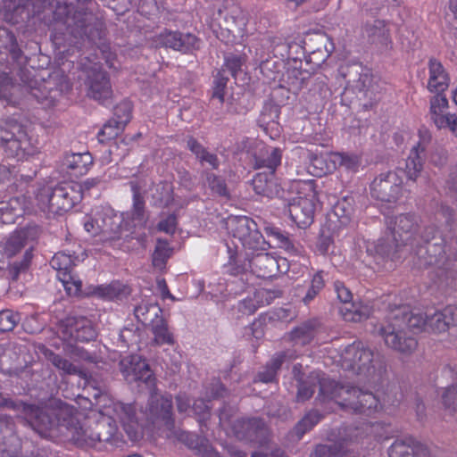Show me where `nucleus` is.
I'll return each instance as SVG.
<instances>
[{
  "label": "nucleus",
  "mask_w": 457,
  "mask_h": 457,
  "mask_svg": "<svg viewBox=\"0 0 457 457\" xmlns=\"http://www.w3.org/2000/svg\"><path fill=\"white\" fill-rule=\"evenodd\" d=\"M93 0H59L54 11V39L68 40L74 46L87 41L104 45L106 28L102 19L88 8Z\"/></svg>",
  "instance_id": "1"
},
{
  "label": "nucleus",
  "mask_w": 457,
  "mask_h": 457,
  "mask_svg": "<svg viewBox=\"0 0 457 457\" xmlns=\"http://www.w3.org/2000/svg\"><path fill=\"white\" fill-rule=\"evenodd\" d=\"M58 429L79 447H96V440L93 425H81L75 415V409L61 403L57 407L46 406L44 416L37 425V433L46 435Z\"/></svg>",
  "instance_id": "2"
},
{
  "label": "nucleus",
  "mask_w": 457,
  "mask_h": 457,
  "mask_svg": "<svg viewBox=\"0 0 457 457\" xmlns=\"http://www.w3.org/2000/svg\"><path fill=\"white\" fill-rule=\"evenodd\" d=\"M0 42L6 50L5 62L0 61V67L4 69L0 74V99L9 100L13 81L17 78L21 83L29 79V59L19 46L15 35L9 29H0Z\"/></svg>",
  "instance_id": "3"
},
{
  "label": "nucleus",
  "mask_w": 457,
  "mask_h": 457,
  "mask_svg": "<svg viewBox=\"0 0 457 457\" xmlns=\"http://www.w3.org/2000/svg\"><path fill=\"white\" fill-rule=\"evenodd\" d=\"M341 76L345 80V87L342 94V100L353 102L355 98L362 102L364 110L371 109L379 100L378 85L373 81L370 70L360 62H351L342 65L339 69Z\"/></svg>",
  "instance_id": "4"
},
{
  "label": "nucleus",
  "mask_w": 457,
  "mask_h": 457,
  "mask_svg": "<svg viewBox=\"0 0 457 457\" xmlns=\"http://www.w3.org/2000/svg\"><path fill=\"white\" fill-rule=\"evenodd\" d=\"M79 187L74 182H62L38 189L36 199L44 212L62 215L80 202Z\"/></svg>",
  "instance_id": "5"
},
{
  "label": "nucleus",
  "mask_w": 457,
  "mask_h": 457,
  "mask_svg": "<svg viewBox=\"0 0 457 457\" xmlns=\"http://www.w3.org/2000/svg\"><path fill=\"white\" fill-rule=\"evenodd\" d=\"M97 229H100V241L115 245L120 240L129 241L136 238L138 242L145 237V233H137L132 221L127 220L125 213H117L112 209H106L96 214Z\"/></svg>",
  "instance_id": "6"
},
{
  "label": "nucleus",
  "mask_w": 457,
  "mask_h": 457,
  "mask_svg": "<svg viewBox=\"0 0 457 457\" xmlns=\"http://www.w3.org/2000/svg\"><path fill=\"white\" fill-rule=\"evenodd\" d=\"M416 245L413 263L418 269L440 267L446 261L445 238L435 225L426 226Z\"/></svg>",
  "instance_id": "7"
},
{
  "label": "nucleus",
  "mask_w": 457,
  "mask_h": 457,
  "mask_svg": "<svg viewBox=\"0 0 457 457\" xmlns=\"http://www.w3.org/2000/svg\"><path fill=\"white\" fill-rule=\"evenodd\" d=\"M294 187L298 190L299 195L287 199V211L291 220L301 228L310 227L313 220L316 210L315 181H295Z\"/></svg>",
  "instance_id": "8"
},
{
  "label": "nucleus",
  "mask_w": 457,
  "mask_h": 457,
  "mask_svg": "<svg viewBox=\"0 0 457 457\" xmlns=\"http://www.w3.org/2000/svg\"><path fill=\"white\" fill-rule=\"evenodd\" d=\"M228 228L245 248L256 252L267 251L270 248V243L264 239L257 223L251 218L246 216L229 217Z\"/></svg>",
  "instance_id": "9"
},
{
  "label": "nucleus",
  "mask_w": 457,
  "mask_h": 457,
  "mask_svg": "<svg viewBox=\"0 0 457 457\" xmlns=\"http://www.w3.org/2000/svg\"><path fill=\"white\" fill-rule=\"evenodd\" d=\"M241 25H244V18L236 5L219 8L212 13L211 28L216 37L226 44L235 41L241 32Z\"/></svg>",
  "instance_id": "10"
},
{
  "label": "nucleus",
  "mask_w": 457,
  "mask_h": 457,
  "mask_svg": "<svg viewBox=\"0 0 457 457\" xmlns=\"http://www.w3.org/2000/svg\"><path fill=\"white\" fill-rule=\"evenodd\" d=\"M403 184V170H385L370 183V195L381 202L395 203L402 195Z\"/></svg>",
  "instance_id": "11"
},
{
  "label": "nucleus",
  "mask_w": 457,
  "mask_h": 457,
  "mask_svg": "<svg viewBox=\"0 0 457 457\" xmlns=\"http://www.w3.org/2000/svg\"><path fill=\"white\" fill-rule=\"evenodd\" d=\"M377 333L383 337L388 347L402 353H411L418 345L416 338L408 335L404 328L389 315L386 324H381L377 328Z\"/></svg>",
  "instance_id": "12"
},
{
  "label": "nucleus",
  "mask_w": 457,
  "mask_h": 457,
  "mask_svg": "<svg viewBox=\"0 0 457 457\" xmlns=\"http://www.w3.org/2000/svg\"><path fill=\"white\" fill-rule=\"evenodd\" d=\"M235 436L258 446L268 445L270 439V429L266 422L257 417L242 418L235 420L232 426Z\"/></svg>",
  "instance_id": "13"
},
{
  "label": "nucleus",
  "mask_w": 457,
  "mask_h": 457,
  "mask_svg": "<svg viewBox=\"0 0 457 457\" xmlns=\"http://www.w3.org/2000/svg\"><path fill=\"white\" fill-rule=\"evenodd\" d=\"M114 411L129 440L138 441L142 437L143 428H146V412L137 409L134 403H116Z\"/></svg>",
  "instance_id": "14"
},
{
  "label": "nucleus",
  "mask_w": 457,
  "mask_h": 457,
  "mask_svg": "<svg viewBox=\"0 0 457 457\" xmlns=\"http://www.w3.org/2000/svg\"><path fill=\"white\" fill-rule=\"evenodd\" d=\"M173 403L170 396H154L148 403L146 412V428L153 426L163 428L165 433L173 429L175 420L173 417Z\"/></svg>",
  "instance_id": "15"
},
{
  "label": "nucleus",
  "mask_w": 457,
  "mask_h": 457,
  "mask_svg": "<svg viewBox=\"0 0 457 457\" xmlns=\"http://www.w3.org/2000/svg\"><path fill=\"white\" fill-rule=\"evenodd\" d=\"M119 368L125 380L129 383L141 382L152 390L155 386V378L145 360L139 355H129L122 358Z\"/></svg>",
  "instance_id": "16"
},
{
  "label": "nucleus",
  "mask_w": 457,
  "mask_h": 457,
  "mask_svg": "<svg viewBox=\"0 0 457 457\" xmlns=\"http://www.w3.org/2000/svg\"><path fill=\"white\" fill-rule=\"evenodd\" d=\"M342 365L357 373H370L374 369V353L361 342L348 345L341 354Z\"/></svg>",
  "instance_id": "17"
},
{
  "label": "nucleus",
  "mask_w": 457,
  "mask_h": 457,
  "mask_svg": "<svg viewBox=\"0 0 457 457\" xmlns=\"http://www.w3.org/2000/svg\"><path fill=\"white\" fill-rule=\"evenodd\" d=\"M345 395L339 404L343 409L352 411L353 413L370 416L380 407L378 399L371 392L350 387L345 391Z\"/></svg>",
  "instance_id": "18"
},
{
  "label": "nucleus",
  "mask_w": 457,
  "mask_h": 457,
  "mask_svg": "<svg viewBox=\"0 0 457 457\" xmlns=\"http://www.w3.org/2000/svg\"><path fill=\"white\" fill-rule=\"evenodd\" d=\"M85 85L87 88V96L101 104H105L112 96L107 72L96 65L87 70Z\"/></svg>",
  "instance_id": "19"
},
{
  "label": "nucleus",
  "mask_w": 457,
  "mask_h": 457,
  "mask_svg": "<svg viewBox=\"0 0 457 457\" xmlns=\"http://www.w3.org/2000/svg\"><path fill=\"white\" fill-rule=\"evenodd\" d=\"M62 333L78 342H90L97 337L91 320L85 316L71 315L62 320Z\"/></svg>",
  "instance_id": "20"
},
{
  "label": "nucleus",
  "mask_w": 457,
  "mask_h": 457,
  "mask_svg": "<svg viewBox=\"0 0 457 457\" xmlns=\"http://www.w3.org/2000/svg\"><path fill=\"white\" fill-rule=\"evenodd\" d=\"M159 46L169 47L183 54L192 53L199 48V39L191 33H181L165 29L157 36Z\"/></svg>",
  "instance_id": "21"
},
{
  "label": "nucleus",
  "mask_w": 457,
  "mask_h": 457,
  "mask_svg": "<svg viewBox=\"0 0 457 457\" xmlns=\"http://www.w3.org/2000/svg\"><path fill=\"white\" fill-rule=\"evenodd\" d=\"M0 408L10 409L21 413L29 426L37 432V425L41 421L46 407L28 403L22 400H13L0 393Z\"/></svg>",
  "instance_id": "22"
},
{
  "label": "nucleus",
  "mask_w": 457,
  "mask_h": 457,
  "mask_svg": "<svg viewBox=\"0 0 457 457\" xmlns=\"http://www.w3.org/2000/svg\"><path fill=\"white\" fill-rule=\"evenodd\" d=\"M421 222L420 215L413 212L401 213L394 218V228L391 231L400 243L409 244L418 232Z\"/></svg>",
  "instance_id": "23"
},
{
  "label": "nucleus",
  "mask_w": 457,
  "mask_h": 457,
  "mask_svg": "<svg viewBox=\"0 0 457 457\" xmlns=\"http://www.w3.org/2000/svg\"><path fill=\"white\" fill-rule=\"evenodd\" d=\"M389 457H428L429 450L412 436L396 438L388 449Z\"/></svg>",
  "instance_id": "24"
},
{
  "label": "nucleus",
  "mask_w": 457,
  "mask_h": 457,
  "mask_svg": "<svg viewBox=\"0 0 457 457\" xmlns=\"http://www.w3.org/2000/svg\"><path fill=\"white\" fill-rule=\"evenodd\" d=\"M129 186L132 192V206L129 212L125 213V217L132 221L135 229L136 222L141 228H145L148 220L145 197L137 182L130 181Z\"/></svg>",
  "instance_id": "25"
},
{
  "label": "nucleus",
  "mask_w": 457,
  "mask_h": 457,
  "mask_svg": "<svg viewBox=\"0 0 457 457\" xmlns=\"http://www.w3.org/2000/svg\"><path fill=\"white\" fill-rule=\"evenodd\" d=\"M247 265L252 273L262 278L273 277L278 269L276 258L264 251H258L252 256L247 254Z\"/></svg>",
  "instance_id": "26"
},
{
  "label": "nucleus",
  "mask_w": 457,
  "mask_h": 457,
  "mask_svg": "<svg viewBox=\"0 0 457 457\" xmlns=\"http://www.w3.org/2000/svg\"><path fill=\"white\" fill-rule=\"evenodd\" d=\"M252 185L253 191L259 195L270 199L274 197L284 198V191L272 171L257 173L252 180Z\"/></svg>",
  "instance_id": "27"
},
{
  "label": "nucleus",
  "mask_w": 457,
  "mask_h": 457,
  "mask_svg": "<svg viewBox=\"0 0 457 457\" xmlns=\"http://www.w3.org/2000/svg\"><path fill=\"white\" fill-rule=\"evenodd\" d=\"M388 315L397 320L405 330L417 333L427 329V312L424 316L420 312L409 311L407 307H398L392 310Z\"/></svg>",
  "instance_id": "28"
},
{
  "label": "nucleus",
  "mask_w": 457,
  "mask_h": 457,
  "mask_svg": "<svg viewBox=\"0 0 457 457\" xmlns=\"http://www.w3.org/2000/svg\"><path fill=\"white\" fill-rule=\"evenodd\" d=\"M457 325V307L448 305L434 313L427 312V329L435 333L446 331L451 326Z\"/></svg>",
  "instance_id": "29"
},
{
  "label": "nucleus",
  "mask_w": 457,
  "mask_h": 457,
  "mask_svg": "<svg viewBox=\"0 0 457 457\" xmlns=\"http://www.w3.org/2000/svg\"><path fill=\"white\" fill-rule=\"evenodd\" d=\"M362 33L370 44L376 45L380 49H388L392 43L389 29L384 21H367L363 26Z\"/></svg>",
  "instance_id": "30"
},
{
  "label": "nucleus",
  "mask_w": 457,
  "mask_h": 457,
  "mask_svg": "<svg viewBox=\"0 0 457 457\" xmlns=\"http://www.w3.org/2000/svg\"><path fill=\"white\" fill-rule=\"evenodd\" d=\"M264 231L269 238L267 242L270 243V247L284 249L291 255L301 254L302 246L299 243H295L287 232L272 225L266 226Z\"/></svg>",
  "instance_id": "31"
},
{
  "label": "nucleus",
  "mask_w": 457,
  "mask_h": 457,
  "mask_svg": "<svg viewBox=\"0 0 457 457\" xmlns=\"http://www.w3.org/2000/svg\"><path fill=\"white\" fill-rule=\"evenodd\" d=\"M96 445L109 443L116 447L120 446L122 440L118 433L114 420L110 417H103L93 424Z\"/></svg>",
  "instance_id": "32"
},
{
  "label": "nucleus",
  "mask_w": 457,
  "mask_h": 457,
  "mask_svg": "<svg viewBox=\"0 0 457 457\" xmlns=\"http://www.w3.org/2000/svg\"><path fill=\"white\" fill-rule=\"evenodd\" d=\"M429 79L428 89L432 93H444L449 87L450 76L442 62L430 58L428 63Z\"/></svg>",
  "instance_id": "33"
},
{
  "label": "nucleus",
  "mask_w": 457,
  "mask_h": 457,
  "mask_svg": "<svg viewBox=\"0 0 457 457\" xmlns=\"http://www.w3.org/2000/svg\"><path fill=\"white\" fill-rule=\"evenodd\" d=\"M35 228H23L12 232L4 241L0 242L6 258H12L20 253L32 238Z\"/></svg>",
  "instance_id": "34"
},
{
  "label": "nucleus",
  "mask_w": 457,
  "mask_h": 457,
  "mask_svg": "<svg viewBox=\"0 0 457 457\" xmlns=\"http://www.w3.org/2000/svg\"><path fill=\"white\" fill-rule=\"evenodd\" d=\"M92 164L93 157L88 152L67 154L62 163L63 169L75 177L85 175Z\"/></svg>",
  "instance_id": "35"
},
{
  "label": "nucleus",
  "mask_w": 457,
  "mask_h": 457,
  "mask_svg": "<svg viewBox=\"0 0 457 457\" xmlns=\"http://www.w3.org/2000/svg\"><path fill=\"white\" fill-rule=\"evenodd\" d=\"M282 151L278 147L264 146L253 156V167L255 169L267 168L269 172L275 173L281 164Z\"/></svg>",
  "instance_id": "36"
},
{
  "label": "nucleus",
  "mask_w": 457,
  "mask_h": 457,
  "mask_svg": "<svg viewBox=\"0 0 457 457\" xmlns=\"http://www.w3.org/2000/svg\"><path fill=\"white\" fill-rule=\"evenodd\" d=\"M324 287L325 281L322 271H318L314 274L309 285H297L295 287V296H296L300 302L308 305L314 300Z\"/></svg>",
  "instance_id": "37"
},
{
  "label": "nucleus",
  "mask_w": 457,
  "mask_h": 457,
  "mask_svg": "<svg viewBox=\"0 0 457 457\" xmlns=\"http://www.w3.org/2000/svg\"><path fill=\"white\" fill-rule=\"evenodd\" d=\"M134 315L144 326H150L162 317V310L157 303L142 300L134 306Z\"/></svg>",
  "instance_id": "38"
},
{
  "label": "nucleus",
  "mask_w": 457,
  "mask_h": 457,
  "mask_svg": "<svg viewBox=\"0 0 457 457\" xmlns=\"http://www.w3.org/2000/svg\"><path fill=\"white\" fill-rule=\"evenodd\" d=\"M29 79L23 83V94L28 96L29 99H34L37 103L45 104L46 105L51 104L56 97V94L52 95L53 90L46 87L45 84L37 85L36 80L30 78V71H29Z\"/></svg>",
  "instance_id": "39"
},
{
  "label": "nucleus",
  "mask_w": 457,
  "mask_h": 457,
  "mask_svg": "<svg viewBox=\"0 0 457 457\" xmlns=\"http://www.w3.org/2000/svg\"><path fill=\"white\" fill-rule=\"evenodd\" d=\"M320 326L317 319L305 320L295 327L291 332V339L295 345H306L314 339Z\"/></svg>",
  "instance_id": "40"
},
{
  "label": "nucleus",
  "mask_w": 457,
  "mask_h": 457,
  "mask_svg": "<svg viewBox=\"0 0 457 457\" xmlns=\"http://www.w3.org/2000/svg\"><path fill=\"white\" fill-rule=\"evenodd\" d=\"M317 387H319V394L316 397L317 401L325 403L340 397L343 400L345 395V389L344 386H339L338 384L330 379L329 378L319 377L317 381Z\"/></svg>",
  "instance_id": "41"
},
{
  "label": "nucleus",
  "mask_w": 457,
  "mask_h": 457,
  "mask_svg": "<svg viewBox=\"0 0 457 457\" xmlns=\"http://www.w3.org/2000/svg\"><path fill=\"white\" fill-rule=\"evenodd\" d=\"M166 437L180 442L193 450L201 451L207 445V439L204 436L182 430L176 426L166 433Z\"/></svg>",
  "instance_id": "42"
},
{
  "label": "nucleus",
  "mask_w": 457,
  "mask_h": 457,
  "mask_svg": "<svg viewBox=\"0 0 457 457\" xmlns=\"http://www.w3.org/2000/svg\"><path fill=\"white\" fill-rule=\"evenodd\" d=\"M78 257H72L64 252H59L50 261V265L58 271V278L62 283L71 279V272Z\"/></svg>",
  "instance_id": "43"
},
{
  "label": "nucleus",
  "mask_w": 457,
  "mask_h": 457,
  "mask_svg": "<svg viewBox=\"0 0 457 457\" xmlns=\"http://www.w3.org/2000/svg\"><path fill=\"white\" fill-rule=\"evenodd\" d=\"M92 294L104 299L122 301L131 294V288L128 285L115 281L108 286L95 287Z\"/></svg>",
  "instance_id": "44"
},
{
  "label": "nucleus",
  "mask_w": 457,
  "mask_h": 457,
  "mask_svg": "<svg viewBox=\"0 0 457 457\" xmlns=\"http://www.w3.org/2000/svg\"><path fill=\"white\" fill-rule=\"evenodd\" d=\"M287 358L286 352H280L270 359V361L266 364L263 370L259 371L254 378L253 382H262V383H272L276 380L278 371L280 370L282 364L285 362Z\"/></svg>",
  "instance_id": "45"
},
{
  "label": "nucleus",
  "mask_w": 457,
  "mask_h": 457,
  "mask_svg": "<svg viewBox=\"0 0 457 457\" xmlns=\"http://www.w3.org/2000/svg\"><path fill=\"white\" fill-rule=\"evenodd\" d=\"M150 204L156 208H166L173 202L172 187L164 182L150 187Z\"/></svg>",
  "instance_id": "46"
},
{
  "label": "nucleus",
  "mask_w": 457,
  "mask_h": 457,
  "mask_svg": "<svg viewBox=\"0 0 457 457\" xmlns=\"http://www.w3.org/2000/svg\"><path fill=\"white\" fill-rule=\"evenodd\" d=\"M44 353L47 360L62 372V375H78L80 378L86 377V373L79 367L74 365L60 354L54 353L52 350L45 348Z\"/></svg>",
  "instance_id": "47"
},
{
  "label": "nucleus",
  "mask_w": 457,
  "mask_h": 457,
  "mask_svg": "<svg viewBox=\"0 0 457 457\" xmlns=\"http://www.w3.org/2000/svg\"><path fill=\"white\" fill-rule=\"evenodd\" d=\"M425 154L411 149L405 163V169L403 170L407 179V184L416 182L423 170Z\"/></svg>",
  "instance_id": "48"
},
{
  "label": "nucleus",
  "mask_w": 457,
  "mask_h": 457,
  "mask_svg": "<svg viewBox=\"0 0 457 457\" xmlns=\"http://www.w3.org/2000/svg\"><path fill=\"white\" fill-rule=\"evenodd\" d=\"M312 457H360L354 453L345 449L343 443L319 444L312 453Z\"/></svg>",
  "instance_id": "49"
},
{
  "label": "nucleus",
  "mask_w": 457,
  "mask_h": 457,
  "mask_svg": "<svg viewBox=\"0 0 457 457\" xmlns=\"http://www.w3.org/2000/svg\"><path fill=\"white\" fill-rule=\"evenodd\" d=\"M397 239L399 238L392 232L387 236L379 238L375 246L377 254L382 258H390L393 260L396 256L399 248L405 245L403 243H400Z\"/></svg>",
  "instance_id": "50"
},
{
  "label": "nucleus",
  "mask_w": 457,
  "mask_h": 457,
  "mask_svg": "<svg viewBox=\"0 0 457 457\" xmlns=\"http://www.w3.org/2000/svg\"><path fill=\"white\" fill-rule=\"evenodd\" d=\"M323 418L318 411L312 410L307 412L292 429V436L300 440L305 433L312 430Z\"/></svg>",
  "instance_id": "51"
},
{
  "label": "nucleus",
  "mask_w": 457,
  "mask_h": 457,
  "mask_svg": "<svg viewBox=\"0 0 457 457\" xmlns=\"http://www.w3.org/2000/svg\"><path fill=\"white\" fill-rule=\"evenodd\" d=\"M435 215L436 220H444L445 231L452 239H454V229L457 227L455 209L447 204L441 203L437 205Z\"/></svg>",
  "instance_id": "52"
},
{
  "label": "nucleus",
  "mask_w": 457,
  "mask_h": 457,
  "mask_svg": "<svg viewBox=\"0 0 457 457\" xmlns=\"http://www.w3.org/2000/svg\"><path fill=\"white\" fill-rule=\"evenodd\" d=\"M353 197L348 196H345L337 201L333 206L330 220H332L331 217L333 216L337 218V221L341 226L347 225L350 222L352 214L353 212Z\"/></svg>",
  "instance_id": "53"
},
{
  "label": "nucleus",
  "mask_w": 457,
  "mask_h": 457,
  "mask_svg": "<svg viewBox=\"0 0 457 457\" xmlns=\"http://www.w3.org/2000/svg\"><path fill=\"white\" fill-rule=\"evenodd\" d=\"M340 312L345 320L361 322L370 316L371 308L368 305L352 303L348 306L341 307Z\"/></svg>",
  "instance_id": "54"
},
{
  "label": "nucleus",
  "mask_w": 457,
  "mask_h": 457,
  "mask_svg": "<svg viewBox=\"0 0 457 457\" xmlns=\"http://www.w3.org/2000/svg\"><path fill=\"white\" fill-rule=\"evenodd\" d=\"M173 249L167 240L157 239L154 251L152 255L154 267L162 270L165 268L168 259L172 255Z\"/></svg>",
  "instance_id": "55"
},
{
  "label": "nucleus",
  "mask_w": 457,
  "mask_h": 457,
  "mask_svg": "<svg viewBox=\"0 0 457 457\" xmlns=\"http://www.w3.org/2000/svg\"><path fill=\"white\" fill-rule=\"evenodd\" d=\"M28 145V137L26 131L24 130V137L20 138L15 137L3 145V147L7 157L17 158L20 160L24 157Z\"/></svg>",
  "instance_id": "56"
},
{
  "label": "nucleus",
  "mask_w": 457,
  "mask_h": 457,
  "mask_svg": "<svg viewBox=\"0 0 457 457\" xmlns=\"http://www.w3.org/2000/svg\"><path fill=\"white\" fill-rule=\"evenodd\" d=\"M151 331L154 334V341L156 345H173L174 338L172 334L169 331L166 320L162 317L154 323L150 325Z\"/></svg>",
  "instance_id": "57"
},
{
  "label": "nucleus",
  "mask_w": 457,
  "mask_h": 457,
  "mask_svg": "<svg viewBox=\"0 0 457 457\" xmlns=\"http://www.w3.org/2000/svg\"><path fill=\"white\" fill-rule=\"evenodd\" d=\"M15 137H24V129L20 123L14 120L0 122V143L2 145Z\"/></svg>",
  "instance_id": "58"
},
{
  "label": "nucleus",
  "mask_w": 457,
  "mask_h": 457,
  "mask_svg": "<svg viewBox=\"0 0 457 457\" xmlns=\"http://www.w3.org/2000/svg\"><path fill=\"white\" fill-rule=\"evenodd\" d=\"M318 375H311L306 380L297 378V402H305L309 400L317 387Z\"/></svg>",
  "instance_id": "59"
},
{
  "label": "nucleus",
  "mask_w": 457,
  "mask_h": 457,
  "mask_svg": "<svg viewBox=\"0 0 457 457\" xmlns=\"http://www.w3.org/2000/svg\"><path fill=\"white\" fill-rule=\"evenodd\" d=\"M32 248L27 249L23 254V258L21 262H14L10 264L6 270V276L12 281H17L21 273L25 272L30 264L32 259L31 253Z\"/></svg>",
  "instance_id": "60"
},
{
  "label": "nucleus",
  "mask_w": 457,
  "mask_h": 457,
  "mask_svg": "<svg viewBox=\"0 0 457 457\" xmlns=\"http://www.w3.org/2000/svg\"><path fill=\"white\" fill-rule=\"evenodd\" d=\"M124 126L120 122L110 119L107 120L101 130L97 134V137L100 143H105L112 139H114L124 129Z\"/></svg>",
  "instance_id": "61"
},
{
  "label": "nucleus",
  "mask_w": 457,
  "mask_h": 457,
  "mask_svg": "<svg viewBox=\"0 0 457 457\" xmlns=\"http://www.w3.org/2000/svg\"><path fill=\"white\" fill-rule=\"evenodd\" d=\"M266 413L269 417L280 420H287L292 418L290 408L278 400H271L267 404Z\"/></svg>",
  "instance_id": "62"
},
{
  "label": "nucleus",
  "mask_w": 457,
  "mask_h": 457,
  "mask_svg": "<svg viewBox=\"0 0 457 457\" xmlns=\"http://www.w3.org/2000/svg\"><path fill=\"white\" fill-rule=\"evenodd\" d=\"M280 114V106L271 100L264 103L259 120L265 124L278 122Z\"/></svg>",
  "instance_id": "63"
},
{
  "label": "nucleus",
  "mask_w": 457,
  "mask_h": 457,
  "mask_svg": "<svg viewBox=\"0 0 457 457\" xmlns=\"http://www.w3.org/2000/svg\"><path fill=\"white\" fill-rule=\"evenodd\" d=\"M21 320V315L12 310L6 309L0 312V333L13 330Z\"/></svg>",
  "instance_id": "64"
}]
</instances>
